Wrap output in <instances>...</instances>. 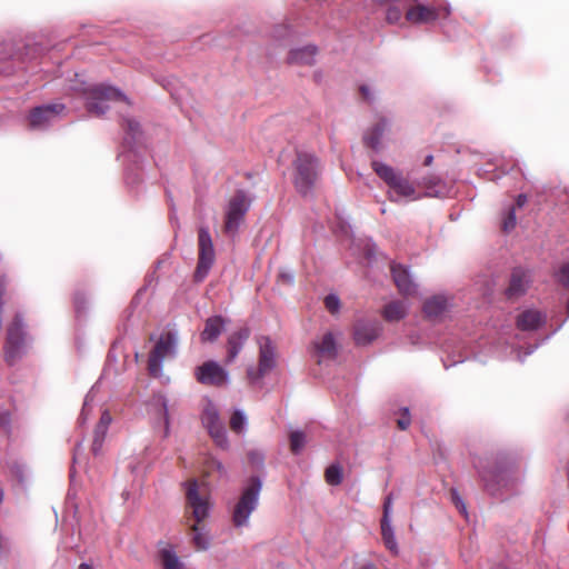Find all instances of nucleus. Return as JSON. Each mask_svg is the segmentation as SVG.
Here are the masks:
<instances>
[{
    "instance_id": "nucleus-1",
    "label": "nucleus",
    "mask_w": 569,
    "mask_h": 569,
    "mask_svg": "<svg viewBox=\"0 0 569 569\" xmlns=\"http://www.w3.org/2000/svg\"><path fill=\"white\" fill-rule=\"evenodd\" d=\"M487 491L495 497L508 498L519 492L525 472L520 463L510 456L497 458L492 469L477 466Z\"/></svg>"
},
{
    "instance_id": "nucleus-2",
    "label": "nucleus",
    "mask_w": 569,
    "mask_h": 569,
    "mask_svg": "<svg viewBox=\"0 0 569 569\" xmlns=\"http://www.w3.org/2000/svg\"><path fill=\"white\" fill-rule=\"evenodd\" d=\"M186 500L187 507L191 509L194 523L190 526L192 532V543L198 550H208L211 543V538L208 530L200 526L210 513L209 497L199 492L198 482L190 480L186 483Z\"/></svg>"
},
{
    "instance_id": "nucleus-3",
    "label": "nucleus",
    "mask_w": 569,
    "mask_h": 569,
    "mask_svg": "<svg viewBox=\"0 0 569 569\" xmlns=\"http://www.w3.org/2000/svg\"><path fill=\"white\" fill-rule=\"evenodd\" d=\"M261 490L262 479L259 476H251L242 483L239 496L229 505L231 523L236 529L249 527L250 517L259 506Z\"/></svg>"
},
{
    "instance_id": "nucleus-4",
    "label": "nucleus",
    "mask_w": 569,
    "mask_h": 569,
    "mask_svg": "<svg viewBox=\"0 0 569 569\" xmlns=\"http://www.w3.org/2000/svg\"><path fill=\"white\" fill-rule=\"evenodd\" d=\"M72 89L83 96L88 111L96 116L104 114L113 102H129L119 89L110 86H87L81 82L79 86H73Z\"/></svg>"
},
{
    "instance_id": "nucleus-5",
    "label": "nucleus",
    "mask_w": 569,
    "mask_h": 569,
    "mask_svg": "<svg viewBox=\"0 0 569 569\" xmlns=\"http://www.w3.org/2000/svg\"><path fill=\"white\" fill-rule=\"evenodd\" d=\"M372 169L389 187L388 197L391 201L399 202L403 199L415 201L421 199V193L417 192L415 186L391 166L373 160Z\"/></svg>"
},
{
    "instance_id": "nucleus-6",
    "label": "nucleus",
    "mask_w": 569,
    "mask_h": 569,
    "mask_svg": "<svg viewBox=\"0 0 569 569\" xmlns=\"http://www.w3.org/2000/svg\"><path fill=\"white\" fill-rule=\"evenodd\" d=\"M292 166V180L297 191L302 196L310 194L321 174L319 159L312 153L300 151Z\"/></svg>"
},
{
    "instance_id": "nucleus-7",
    "label": "nucleus",
    "mask_w": 569,
    "mask_h": 569,
    "mask_svg": "<svg viewBox=\"0 0 569 569\" xmlns=\"http://www.w3.org/2000/svg\"><path fill=\"white\" fill-rule=\"evenodd\" d=\"M251 206V199L243 190H238L228 201L224 211V232L233 238Z\"/></svg>"
},
{
    "instance_id": "nucleus-8",
    "label": "nucleus",
    "mask_w": 569,
    "mask_h": 569,
    "mask_svg": "<svg viewBox=\"0 0 569 569\" xmlns=\"http://www.w3.org/2000/svg\"><path fill=\"white\" fill-rule=\"evenodd\" d=\"M177 345L178 335L176 331H167L160 336L149 355L148 370L151 376L160 377L162 375V363L166 359L176 356Z\"/></svg>"
},
{
    "instance_id": "nucleus-9",
    "label": "nucleus",
    "mask_w": 569,
    "mask_h": 569,
    "mask_svg": "<svg viewBox=\"0 0 569 569\" xmlns=\"http://www.w3.org/2000/svg\"><path fill=\"white\" fill-rule=\"evenodd\" d=\"M259 362L258 368L249 367L247 377L251 385L258 383L276 367V347L267 336L258 338Z\"/></svg>"
},
{
    "instance_id": "nucleus-10",
    "label": "nucleus",
    "mask_w": 569,
    "mask_h": 569,
    "mask_svg": "<svg viewBox=\"0 0 569 569\" xmlns=\"http://www.w3.org/2000/svg\"><path fill=\"white\" fill-rule=\"evenodd\" d=\"M199 257L194 271V280L201 282L208 276L216 260L213 241L208 227H200L198 231Z\"/></svg>"
},
{
    "instance_id": "nucleus-11",
    "label": "nucleus",
    "mask_w": 569,
    "mask_h": 569,
    "mask_svg": "<svg viewBox=\"0 0 569 569\" xmlns=\"http://www.w3.org/2000/svg\"><path fill=\"white\" fill-rule=\"evenodd\" d=\"M26 331L23 320L17 315L7 329V340L4 345V357L9 365H13L24 353Z\"/></svg>"
},
{
    "instance_id": "nucleus-12",
    "label": "nucleus",
    "mask_w": 569,
    "mask_h": 569,
    "mask_svg": "<svg viewBox=\"0 0 569 569\" xmlns=\"http://www.w3.org/2000/svg\"><path fill=\"white\" fill-rule=\"evenodd\" d=\"M201 421L214 443L221 449H228L229 440L224 423L220 419L218 408L210 400H207L203 407Z\"/></svg>"
},
{
    "instance_id": "nucleus-13",
    "label": "nucleus",
    "mask_w": 569,
    "mask_h": 569,
    "mask_svg": "<svg viewBox=\"0 0 569 569\" xmlns=\"http://www.w3.org/2000/svg\"><path fill=\"white\" fill-rule=\"evenodd\" d=\"M198 382L207 386L223 387L229 383V372L214 360L203 362L194 370Z\"/></svg>"
},
{
    "instance_id": "nucleus-14",
    "label": "nucleus",
    "mask_w": 569,
    "mask_h": 569,
    "mask_svg": "<svg viewBox=\"0 0 569 569\" xmlns=\"http://www.w3.org/2000/svg\"><path fill=\"white\" fill-rule=\"evenodd\" d=\"M66 107L62 103H50L36 107L29 117L30 127L36 130H43L57 122Z\"/></svg>"
},
{
    "instance_id": "nucleus-15",
    "label": "nucleus",
    "mask_w": 569,
    "mask_h": 569,
    "mask_svg": "<svg viewBox=\"0 0 569 569\" xmlns=\"http://www.w3.org/2000/svg\"><path fill=\"white\" fill-rule=\"evenodd\" d=\"M449 14L450 9L448 7L436 9L433 7L418 4L407 9L406 20L415 24L430 23L440 18L448 17Z\"/></svg>"
},
{
    "instance_id": "nucleus-16",
    "label": "nucleus",
    "mask_w": 569,
    "mask_h": 569,
    "mask_svg": "<svg viewBox=\"0 0 569 569\" xmlns=\"http://www.w3.org/2000/svg\"><path fill=\"white\" fill-rule=\"evenodd\" d=\"M390 270L395 284L401 295L409 297L417 293L418 284L413 281L407 267L393 262Z\"/></svg>"
},
{
    "instance_id": "nucleus-17",
    "label": "nucleus",
    "mask_w": 569,
    "mask_h": 569,
    "mask_svg": "<svg viewBox=\"0 0 569 569\" xmlns=\"http://www.w3.org/2000/svg\"><path fill=\"white\" fill-rule=\"evenodd\" d=\"M311 353L319 363L325 359H335L338 347L333 333L327 332L320 339H316L311 346Z\"/></svg>"
},
{
    "instance_id": "nucleus-18",
    "label": "nucleus",
    "mask_w": 569,
    "mask_h": 569,
    "mask_svg": "<svg viewBox=\"0 0 569 569\" xmlns=\"http://www.w3.org/2000/svg\"><path fill=\"white\" fill-rule=\"evenodd\" d=\"M381 331L377 321H358L355 326L353 338L358 346H367L376 340Z\"/></svg>"
},
{
    "instance_id": "nucleus-19",
    "label": "nucleus",
    "mask_w": 569,
    "mask_h": 569,
    "mask_svg": "<svg viewBox=\"0 0 569 569\" xmlns=\"http://www.w3.org/2000/svg\"><path fill=\"white\" fill-rule=\"evenodd\" d=\"M149 413L152 415L154 419L159 418L163 421V437H168L170 433L168 400L162 393H156L152 396L149 401Z\"/></svg>"
},
{
    "instance_id": "nucleus-20",
    "label": "nucleus",
    "mask_w": 569,
    "mask_h": 569,
    "mask_svg": "<svg viewBox=\"0 0 569 569\" xmlns=\"http://www.w3.org/2000/svg\"><path fill=\"white\" fill-rule=\"evenodd\" d=\"M112 422V417L108 410H103L101 417L93 430V440L91 445V452L94 456L101 453L103 442L107 437L108 429Z\"/></svg>"
},
{
    "instance_id": "nucleus-21",
    "label": "nucleus",
    "mask_w": 569,
    "mask_h": 569,
    "mask_svg": "<svg viewBox=\"0 0 569 569\" xmlns=\"http://www.w3.org/2000/svg\"><path fill=\"white\" fill-rule=\"evenodd\" d=\"M529 283L530 273L522 268H516L511 273L510 283L506 290V295L509 298L519 297L527 291Z\"/></svg>"
},
{
    "instance_id": "nucleus-22",
    "label": "nucleus",
    "mask_w": 569,
    "mask_h": 569,
    "mask_svg": "<svg viewBox=\"0 0 569 569\" xmlns=\"http://www.w3.org/2000/svg\"><path fill=\"white\" fill-rule=\"evenodd\" d=\"M249 336H250L249 328L243 327V328L237 330L236 332H232L228 337V341H227L228 356L226 359V363L229 365L234 361V359L238 357V355L242 350L243 345L248 340Z\"/></svg>"
},
{
    "instance_id": "nucleus-23",
    "label": "nucleus",
    "mask_w": 569,
    "mask_h": 569,
    "mask_svg": "<svg viewBox=\"0 0 569 569\" xmlns=\"http://www.w3.org/2000/svg\"><path fill=\"white\" fill-rule=\"evenodd\" d=\"M390 129V123L386 118H380L365 134L363 139L367 146L375 151L381 149V141L385 133Z\"/></svg>"
},
{
    "instance_id": "nucleus-24",
    "label": "nucleus",
    "mask_w": 569,
    "mask_h": 569,
    "mask_svg": "<svg viewBox=\"0 0 569 569\" xmlns=\"http://www.w3.org/2000/svg\"><path fill=\"white\" fill-rule=\"evenodd\" d=\"M449 300L442 295H437L428 299L423 305L426 317L432 321L440 320L448 311Z\"/></svg>"
},
{
    "instance_id": "nucleus-25",
    "label": "nucleus",
    "mask_w": 569,
    "mask_h": 569,
    "mask_svg": "<svg viewBox=\"0 0 569 569\" xmlns=\"http://www.w3.org/2000/svg\"><path fill=\"white\" fill-rule=\"evenodd\" d=\"M546 322V315L538 310L529 309L521 312L517 318V327L523 331L537 330Z\"/></svg>"
},
{
    "instance_id": "nucleus-26",
    "label": "nucleus",
    "mask_w": 569,
    "mask_h": 569,
    "mask_svg": "<svg viewBox=\"0 0 569 569\" xmlns=\"http://www.w3.org/2000/svg\"><path fill=\"white\" fill-rule=\"evenodd\" d=\"M226 327V320L221 316L209 317L204 322V328L200 333L202 342H214L222 333Z\"/></svg>"
},
{
    "instance_id": "nucleus-27",
    "label": "nucleus",
    "mask_w": 569,
    "mask_h": 569,
    "mask_svg": "<svg viewBox=\"0 0 569 569\" xmlns=\"http://www.w3.org/2000/svg\"><path fill=\"white\" fill-rule=\"evenodd\" d=\"M419 184L425 188L422 197L442 198L448 193L447 184L437 176H428L421 179Z\"/></svg>"
},
{
    "instance_id": "nucleus-28",
    "label": "nucleus",
    "mask_w": 569,
    "mask_h": 569,
    "mask_svg": "<svg viewBox=\"0 0 569 569\" xmlns=\"http://www.w3.org/2000/svg\"><path fill=\"white\" fill-rule=\"evenodd\" d=\"M317 47L306 46L290 51L288 60L290 63L311 66L316 61Z\"/></svg>"
},
{
    "instance_id": "nucleus-29",
    "label": "nucleus",
    "mask_w": 569,
    "mask_h": 569,
    "mask_svg": "<svg viewBox=\"0 0 569 569\" xmlns=\"http://www.w3.org/2000/svg\"><path fill=\"white\" fill-rule=\"evenodd\" d=\"M408 311L409 305L407 302L395 300L385 306L382 316L387 321L393 322L403 319Z\"/></svg>"
},
{
    "instance_id": "nucleus-30",
    "label": "nucleus",
    "mask_w": 569,
    "mask_h": 569,
    "mask_svg": "<svg viewBox=\"0 0 569 569\" xmlns=\"http://www.w3.org/2000/svg\"><path fill=\"white\" fill-rule=\"evenodd\" d=\"M381 538L386 548L395 556L399 553V546L396 539L391 520H381Z\"/></svg>"
},
{
    "instance_id": "nucleus-31",
    "label": "nucleus",
    "mask_w": 569,
    "mask_h": 569,
    "mask_svg": "<svg viewBox=\"0 0 569 569\" xmlns=\"http://www.w3.org/2000/svg\"><path fill=\"white\" fill-rule=\"evenodd\" d=\"M159 555L163 569H186L184 563L172 547L161 549Z\"/></svg>"
},
{
    "instance_id": "nucleus-32",
    "label": "nucleus",
    "mask_w": 569,
    "mask_h": 569,
    "mask_svg": "<svg viewBox=\"0 0 569 569\" xmlns=\"http://www.w3.org/2000/svg\"><path fill=\"white\" fill-rule=\"evenodd\" d=\"M290 450L295 455H300L305 449L308 438L302 430H292L289 435Z\"/></svg>"
},
{
    "instance_id": "nucleus-33",
    "label": "nucleus",
    "mask_w": 569,
    "mask_h": 569,
    "mask_svg": "<svg viewBox=\"0 0 569 569\" xmlns=\"http://www.w3.org/2000/svg\"><path fill=\"white\" fill-rule=\"evenodd\" d=\"M407 6L400 0H393L387 9L386 18L389 23H398L402 18V12L407 11Z\"/></svg>"
},
{
    "instance_id": "nucleus-34",
    "label": "nucleus",
    "mask_w": 569,
    "mask_h": 569,
    "mask_svg": "<svg viewBox=\"0 0 569 569\" xmlns=\"http://www.w3.org/2000/svg\"><path fill=\"white\" fill-rule=\"evenodd\" d=\"M248 419L243 410L234 409L230 417V428L237 433H243L247 430Z\"/></svg>"
},
{
    "instance_id": "nucleus-35",
    "label": "nucleus",
    "mask_w": 569,
    "mask_h": 569,
    "mask_svg": "<svg viewBox=\"0 0 569 569\" xmlns=\"http://www.w3.org/2000/svg\"><path fill=\"white\" fill-rule=\"evenodd\" d=\"M123 127L127 131L124 141L129 147H131L132 142L137 139L140 132V126L134 119L127 118L124 119Z\"/></svg>"
},
{
    "instance_id": "nucleus-36",
    "label": "nucleus",
    "mask_w": 569,
    "mask_h": 569,
    "mask_svg": "<svg viewBox=\"0 0 569 569\" xmlns=\"http://www.w3.org/2000/svg\"><path fill=\"white\" fill-rule=\"evenodd\" d=\"M326 481L331 486H338L342 482V468L333 463L326 469Z\"/></svg>"
},
{
    "instance_id": "nucleus-37",
    "label": "nucleus",
    "mask_w": 569,
    "mask_h": 569,
    "mask_svg": "<svg viewBox=\"0 0 569 569\" xmlns=\"http://www.w3.org/2000/svg\"><path fill=\"white\" fill-rule=\"evenodd\" d=\"M11 472L20 485H26L30 479V471L23 463L14 462L11 466Z\"/></svg>"
},
{
    "instance_id": "nucleus-38",
    "label": "nucleus",
    "mask_w": 569,
    "mask_h": 569,
    "mask_svg": "<svg viewBox=\"0 0 569 569\" xmlns=\"http://www.w3.org/2000/svg\"><path fill=\"white\" fill-rule=\"evenodd\" d=\"M204 463H206V468L208 469L209 472L210 471H217L219 473V476H221V477H226L227 476L226 467L217 458H214L212 456H209V457L206 458Z\"/></svg>"
},
{
    "instance_id": "nucleus-39",
    "label": "nucleus",
    "mask_w": 569,
    "mask_h": 569,
    "mask_svg": "<svg viewBox=\"0 0 569 569\" xmlns=\"http://www.w3.org/2000/svg\"><path fill=\"white\" fill-rule=\"evenodd\" d=\"M248 460L253 468L261 470L264 465V455L260 450L252 449L248 452Z\"/></svg>"
},
{
    "instance_id": "nucleus-40",
    "label": "nucleus",
    "mask_w": 569,
    "mask_h": 569,
    "mask_svg": "<svg viewBox=\"0 0 569 569\" xmlns=\"http://www.w3.org/2000/svg\"><path fill=\"white\" fill-rule=\"evenodd\" d=\"M325 306H326V309L330 313H332V315L338 313L340 310V306H341L339 297L335 293H329L325 298Z\"/></svg>"
},
{
    "instance_id": "nucleus-41",
    "label": "nucleus",
    "mask_w": 569,
    "mask_h": 569,
    "mask_svg": "<svg viewBox=\"0 0 569 569\" xmlns=\"http://www.w3.org/2000/svg\"><path fill=\"white\" fill-rule=\"evenodd\" d=\"M516 227V208L512 206L509 208L507 216L502 222V229L505 232H510Z\"/></svg>"
},
{
    "instance_id": "nucleus-42",
    "label": "nucleus",
    "mask_w": 569,
    "mask_h": 569,
    "mask_svg": "<svg viewBox=\"0 0 569 569\" xmlns=\"http://www.w3.org/2000/svg\"><path fill=\"white\" fill-rule=\"evenodd\" d=\"M93 400V389H91L84 398V402L80 412L79 421L84 423L88 420L89 411L91 410L90 402Z\"/></svg>"
},
{
    "instance_id": "nucleus-43",
    "label": "nucleus",
    "mask_w": 569,
    "mask_h": 569,
    "mask_svg": "<svg viewBox=\"0 0 569 569\" xmlns=\"http://www.w3.org/2000/svg\"><path fill=\"white\" fill-rule=\"evenodd\" d=\"M291 29L287 23L277 24L272 31V37L277 40H283L289 37Z\"/></svg>"
},
{
    "instance_id": "nucleus-44",
    "label": "nucleus",
    "mask_w": 569,
    "mask_h": 569,
    "mask_svg": "<svg viewBox=\"0 0 569 569\" xmlns=\"http://www.w3.org/2000/svg\"><path fill=\"white\" fill-rule=\"evenodd\" d=\"M411 423L409 409L407 407L401 409V417L397 420L399 429L406 430Z\"/></svg>"
},
{
    "instance_id": "nucleus-45",
    "label": "nucleus",
    "mask_w": 569,
    "mask_h": 569,
    "mask_svg": "<svg viewBox=\"0 0 569 569\" xmlns=\"http://www.w3.org/2000/svg\"><path fill=\"white\" fill-rule=\"evenodd\" d=\"M557 277H558V281H559L562 286H565V287L569 288V263L563 264V266L559 269V271H558V273H557Z\"/></svg>"
},
{
    "instance_id": "nucleus-46",
    "label": "nucleus",
    "mask_w": 569,
    "mask_h": 569,
    "mask_svg": "<svg viewBox=\"0 0 569 569\" xmlns=\"http://www.w3.org/2000/svg\"><path fill=\"white\" fill-rule=\"evenodd\" d=\"M391 513H392V496L389 495L386 497L383 502V515L381 520H391Z\"/></svg>"
},
{
    "instance_id": "nucleus-47",
    "label": "nucleus",
    "mask_w": 569,
    "mask_h": 569,
    "mask_svg": "<svg viewBox=\"0 0 569 569\" xmlns=\"http://www.w3.org/2000/svg\"><path fill=\"white\" fill-rule=\"evenodd\" d=\"M9 426H10V413L8 411L1 412L0 413V427L7 431L9 429Z\"/></svg>"
},
{
    "instance_id": "nucleus-48",
    "label": "nucleus",
    "mask_w": 569,
    "mask_h": 569,
    "mask_svg": "<svg viewBox=\"0 0 569 569\" xmlns=\"http://www.w3.org/2000/svg\"><path fill=\"white\" fill-rule=\"evenodd\" d=\"M279 277L286 283H289V284L293 283L295 277H293V273L290 271H281Z\"/></svg>"
},
{
    "instance_id": "nucleus-49",
    "label": "nucleus",
    "mask_w": 569,
    "mask_h": 569,
    "mask_svg": "<svg viewBox=\"0 0 569 569\" xmlns=\"http://www.w3.org/2000/svg\"><path fill=\"white\" fill-rule=\"evenodd\" d=\"M528 201V198L525 193H520L516 199V206L518 208H522Z\"/></svg>"
},
{
    "instance_id": "nucleus-50",
    "label": "nucleus",
    "mask_w": 569,
    "mask_h": 569,
    "mask_svg": "<svg viewBox=\"0 0 569 569\" xmlns=\"http://www.w3.org/2000/svg\"><path fill=\"white\" fill-rule=\"evenodd\" d=\"M137 181H138V177L137 176H133L130 172H127V174H126V182H127L128 186H132Z\"/></svg>"
},
{
    "instance_id": "nucleus-51",
    "label": "nucleus",
    "mask_w": 569,
    "mask_h": 569,
    "mask_svg": "<svg viewBox=\"0 0 569 569\" xmlns=\"http://www.w3.org/2000/svg\"><path fill=\"white\" fill-rule=\"evenodd\" d=\"M360 91L366 99H369V88L367 86H362Z\"/></svg>"
},
{
    "instance_id": "nucleus-52",
    "label": "nucleus",
    "mask_w": 569,
    "mask_h": 569,
    "mask_svg": "<svg viewBox=\"0 0 569 569\" xmlns=\"http://www.w3.org/2000/svg\"><path fill=\"white\" fill-rule=\"evenodd\" d=\"M433 161V157L431 154H428L426 158H425V166H430Z\"/></svg>"
},
{
    "instance_id": "nucleus-53",
    "label": "nucleus",
    "mask_w": 569,
    "mask_h": 569,
    "mask_svg": "<svg viewBox=\"0 0 569 569\" xmlns=\"http://www.w3.org/2000/svg\"><path fill=\"white\" fill-rule=\"evenodd\" d=\"M74 306H76L77 311L80 312V310H81V302H80V299L78 297L74 298Z\"/></svg>"
},
{
    "instance_id": "nucleus-54",
    "label": "nucleus",
    "mask_w": 569,
    "mask_h": 569,
    "mask_svg": "<svg viewBox=\"0 0 569 569\" xmlns=\"http://www.w3.org/2000/svg\"><path fill=\"white\" fill-rule=\"evenodd\" d=\"M78 569H93V568L91 565L83 562V563L79 565Z\"/></svg>"
},
{
    "instance_id": "nucleus-55",
    "label": "nucleus",
    "mask_w": 569,
    "mask_h": 569,
    "mask_svg": "<svg viewBox=\"0 0 569 569\" xmlns=\"http://www.w3.org/2000/svg\"><path fill=\"white\" fill-rule=\"evenodd\" d=\"M360 569H376V567L372 563H366Z\"/></svg>"
},
{
    "instance_id": "nucleus-56",
    "label": "nucleus",
    "mask_w": 569,
    "mask_h": 569,
    "mask_svg": "<svg viewBox=\"0 0 569 569\" xmlns=\"http://www.w3.org/2000/svg\"><path fill=\"white\" fill-rule=\"evenodd\" d=\"M10 57L11 58H17V59L22 60V61L24 60L23 57L20 53H18V52L10 54Z\"/></svg>"
},
{
    "instance_id": "nucleus-57",
    "label": "nucleus",
    "mask_w": 569,
    "mask_h": 569,
    "mask_svg": "<svg viewBox=\"0 0 569 569\" xmlns=\"http://www.w3.org/2000/svg\"><path fill=\"white\" fill-rule=\"evenodd\" d=\"M458 503L461 505V511L465 512L466 511V506L463 505V502L460 499H458Z\"/></svg>"
},
{
    "instance_id": "nucleus-58",
    "label": "nucleus",
    "mask_w": 569,
    "mask_h": 569,
    "mask_svg": "<svg viewBox=\"0 0 569 569\" xmlns=\"http://www.w3.org/2000/svg\"><path fill=\"white\" fill-rule=\"evenodd\" d=\"M533 350H535V348L529 349V350L526 352V356L531 355V353L533 352Z\"/></svg>"
},
{
    "instance_id": "nucleus-59",
    "label": "nucleus",
    "mask_w": 569,
    "mask_h": 569,
    "mask_svg": "<svg viewBox=\"0 0 569 569\" xmlns=\"http://www.w3.org/2000/svg\"><path fill=\"white\" fill-rule=\"evenodd\" d=\"M3 500V491L0 489V503L2 502Z\"/></svg>"
}]
</instances>
